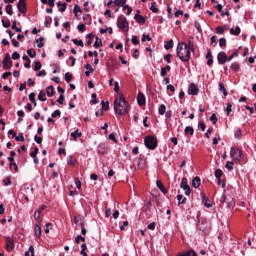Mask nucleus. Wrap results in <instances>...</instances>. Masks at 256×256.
<instances>
[{"instance_id": "obj_1", "label": "nucleus", "mask_w": 256, "mask_h": 256, "mask_svg": "<svg viewBox=\"0 0 256 256\" xmlns=\"http://www.w3.org/2000/svg\"><path fill=\"white\" fill-rule=\"evenodd\" d=\"M129 102L125 100V97L123 94L119 93L117 94L115 100H114V111L117 113V115H127L129 113Z\"/></svg>"}, {"instance_id": "obj_2", "label": "nucleus", "mask_w": 256, "mask_h": 256, "mask_svg": "<svg viewBox=\"0 0 256 256\" xmlns=\"http://www.w3.org/2000/svg\"><path fill=\"white\" fill-rule=\"evenodd\" d=\"M176 53L177 57L180 59V61H183V63H188V61L191 59V50H189V47L185 42L178 43Z\"/></svg>"}, {"instance_id": "obj_3", "label": "nucleus", "mask_w": 256, "mask_h": 256, "mask_svg": "<svg viewBox=\"0 0 256 256\" xmlns=\"http://www.w3.org/2000/svg\"><path fill=\"white\" fill-rule=\"evenodd\" d=\"M145 146L147 149H157V138L155 136L149 135L144 139Z\"/></svg>"}, {"instance_id": "obj_4", "label": "nucleus", "mask_w": 256, "mask_h": 256, "mask_svg": "<svg viewBox=\"0 0 256 256\" xmlns=\"http://www.w3.org/2000/svg\"><path fill=\"white\" fill-rule=\"evenodd\" d=\"M117 27H119L123 31H129V22H127V18H125L124 16L118 17Z\"/></svg>"}, {"instance_id": "obj_5", "label": "nucleus", "mask_w": 256, "mask_h": 256, "mask_svg": "<svg viewBox=\"0 0 256 256\" xmlns=\"http://www.w3.org/2000/svg\"><path fill=\"white\" fill-rule=\"evenodd\" d=\"M180 187L181 189H183L185 195L187 196L191 195V187L189 186V182L187 181V178H182Z\"/></svg>"}, {"instance_id": "obj_6", "label": "nucleus", "mask_w": 256, "mask_h": 256, "mask_svg": "<svg viewBox=\"0 0 256 256\" xmlns=\"http://www.w3.org/2000/svg\"><path fill=\"white\" fill-rule=\"evenodd\" d=\"M220 205L222 207H225V205H226V207H233L234 202H233L232 198H227V196L222 195L220 198Z\"/></svg>"}, {"instance_id": "obj_7", "label": "nucleus", "mask_w": 256, "mask_h": 256, "mask_svg": "<svg viewBox=\"0 0 256 256\" xmlns=\"http://www.w3.org/2000/svg\"><path fill=\"white\" fill-rule=\"evenodd\" d=\"M230 156L233 161H241V150H239L238 148H231Z\"/></svg>"}, {"instance_id": "obj_8", "label": "nucleus", "mask_w": 256, "mask_h": 256, "mask_svg": "<svg viewBox=\"0 0 256 256\" xmlns=\"http://www.w3.org/2000/svg\"><path fill=\"white\" fill-rule=\"evenodd\" d=\"M3 69H11L13 67V61H11V55L6 54L2 61Z\"/></svg>"}, {"instance_id": "obj_9", "label": "nucleus", "mask_w": 256, "mask_h": 256, "mask_svg": "<svg viewBox=\"0 0 256 256\" xmlns=\"http://www.w3.org/2000/svg\"><path fill=\"white\" fill-rule=\"evenodd\" d=\"M17 9H18L19 13H23V15H25V13H27V3L25 2V0L18 1Z\"/></svg>"}, {"instance_id": "obj_10", "label": "nucleus", "mask_w": 256, "mask_h": 256, "mask_svg": "<svg viewBox=\"0 0 256 256\" xmlns=\"http://www.w3.org/2000/svg\"><path fill=\"white\" fill-rule=\"evenodd\" d=\"M74 223H75V225H78L79 227H85V217H83L82 215L75 216Z\"/></svg>"}, {"instance_id": "obj_11", "label": "nucleus", "mask_w": 256, "mask_h": 256, "mask_svg": "<svg viewBox=\"0 0 256 256\" xmlns=\"http://www.w3.org/2000/svg\"><path fill=\"white\" fill-rule=\"evenodd\" d=\"M15 249V241H13V238L6 237V250L7 251H13Z\"/></svg>"}, {"instance_id": "obj_12", "label": "nucleus", "mask_w": 256, "mask_h": 256, "mask_svg": "<svg viewBox=\"0 0 256 256\" xmlns=\"http://www.w3.org/2000/svg\"><path fill=\"white\" fill-rule=\"evenodd\" d=\"M218 59V63H220V65H223L225 63H227V61H229V58L227 57V54L225 52H220L217 56Z\"/></svg>"}, {"instance_id": "obj_13", "label": "nucleus", "mask_w": 256, "mask_h": 256, "mask_svg": "<svg viewBox=\"0 0 256 256\" xmlns=\"http://www.w3.org/2000/svg\"><path fill=\"white\" fill-rule=\"evenodd\" d=\"M199 93V87L195 85V83H191L188 88V94L189 95H197Z\"/></svg>"}, {"instance_id": "obj_14", "label": "nucleus", "mask_w": 256, "mask_h": 256, "mask_svg": "<svg viewBox=\"0 0 256 256\" xmlns=\"http://www.w3.org/2000/svg\"><path fill=\"white\" fill-rule=\"evenodd\" d=\"M109 151V146L107 144H99L98 146V152L101 153L102 155H105V153H108Z\"/></svg>"}, {"instance_id": "obj_15", "label": "nucleus", "mask_w": 256, "mask_h": 256, "mask_svg": "<svg viewBox=\"0 0 256 256\" xmlns=\"http://www.w3.org/2000/svg\"><path fill=\"white\" fill-rule=\"evenodd\" d=\"M192 187H194V189H199V187H201V178H199V176L193 178Z\"/></svg>"}, {"instance_id": "obj_16", "label": "nucleus", "mask_w": 256, "mask_h": 256, "mask_svg": "<svg viewBox=\"0 0 256 256\" xmlns=\"http://www.w3.org/2000/svg\"><path fill=\"white\" fill-rule=\"evenodd\" d=\"M137 101H138V105H140V107H143V105H145V95L139 92L137 96Z\"/></svg>"}, {"instance_id": "obj_17", "label": "nucleus", "mask_w": 256, "mask_h": 256, "mask_svg": "<svg viewBox=\"0 0 256 256\" xmlns=\"http://www.w3.org/2000/svg\"><path fill=\"white\" fill-rule=\"evenodd\" d=\"M156 185L158 187V189L165 195L167 194V188H165V186L163 185V182H161V180H157L156 181Z\"/></svg>"}, {"instance_id": "obj_18", "label": "nucleus", "mask_w": 256, "mask_h": 256, "mask_svg": "<svg viewBox=\"0 0 256 256\" xmlns=\"http://www.w3.org/2000/svg\"><path fill=\"white\" fill-rule=\"evenodd\" d=\"M45 209H47V206L42 205L38 210H36L34 213V219H39V217H41V211H45Z\"/></svg>"}, {"instance_id": "obj_19", "label": "nucleus", "mask_w": 256, "mask_h": 256, "mask_svg": "<svg viewBox=\"0 0 256 256\" xmlns=\"http://www.w3.org/2000/svg\"><path fill=\"white\" fill-rule=\"evenodd\" d=\"M134 19L136 23H139V25H145V17H143L142 15L136 14L134 16Z\"/></svg>"}, {"instance_id": "obj_20", "label": "nucleus", "mask_w": 256, "mask_h": 256, "mask_svg": "<svg viewBox=\"0 0 256 256\" xmlns=\"http://www.w3.org/2000/svg\"><path fill=\"white\" fill-rule=\"evenodd\" d=\"M82 136H83V133L79 132V129H77L76 131L70 134V137H72L74 141H77V139H79V137H82Z\"/></svg>"}, {"instance_id": "obj_21", "label": "nucleus", "mask_w": 256, "mask_h": 256, "mask_svg": "<svg viewBox=\"0 0 256 256\" xmlns=\"http://www.w3.org/2000/svg\"><path fill=\"white\" fill-rule=\"evenodd\" d=\"M46 94L48 97H53V95H55V88H53V86H48L46 88Z\"/></svg>"}, {"instance_id": "obj_22", "label": "nucleus", "mask_w": 256, "mask_h": 256, "mask_svg": "<svg viewBox=\"0 0 256 256\" xmlns=\"http://www.w3.org/2000/svg\"><path fill=\"white\" fill-rule=\"evenodd\" d=\"M167 71H171V66L167 65L166 67L161 68V72H160L161 77H166Z\"/></svg>"}, {"instance_id": "obj_23", "label": "nucleus", "mask_w": 256, "mask_h": 256, "mask_svg": "<svg viewBox=\"0 0 256 256\" xmlns=\"http://www.w3.org/2000/svg\"><path fill=\"white\" fill-rule=\"evenodd\" d=\"M95 42H94V47L95 49H99V47L103 46V41L101 40V38H98L97 36L95 37Z\"/></svg>"}, {"instance_id": "obj_24", "label": "nucleus", "mask_w": 256, "mask_h": 256, "mask_svg": "<svg viewBox=\"0 0 256 256\" xmlns=\"http://www.w3.org/2000/svg\"><path fill=\"white\" fill-rule=\"evenodd\" d=\"M219 91L223 93L224 97H227L228 93L224 83H219Z\"/></svg>"}, {"instance_id": "obj_25", "label": "nucleus", "mask_w": 256, "mask_h": 256, "mask_svg": "<svg viewBox=\"0 0 256 256\" xmlns=\"http://www.w3.org/2000/svg\"><path fill=\"white\" fill-rule=\"evenodd\" d=\"M178 205H185V202L187 201V198H183V195L178 194L177 195Z\"/></svg>"}, {"instance_id": "obj_26", "label": "nucleus", "mask_w": 256, "mask_h": 256, "mask_svg": "<svg viewBox=\"0 0 256 256\" xmlns=\"http://www.w3.org/2000/svg\"><path fill=\"white\" fill-rule=\"evenodd\" d=\"M178 256H197V253H195L193 250H189L179 254Z\"/></svg>"}, {"instance_id": "obj_27", "label": "nucleus", "mask_w": 256, "mask_h": 256, "mask_svg": "<svg viewBox=\"0 0 256 256\" xmlns=\"http://www.w3.org/2000/svg\"><path fill=\"white\" fill-rule=\"evenodd\" d=\"M185 135H193L195 133V130L191 126H187L184 130Z\"/></svg>"}, {"instance_id": "obj_28", "label": "nucleus", "mask_w": 256, "mask_h": 256, "mask_svg": "<svg viewBox=\"0 0 256 256\" xmlns=\"http://www.w3.org/2000/svg\"><path fill=\"white\" fill-rule=\"evenodd\" d=\"M80 255H82V256H89V255H87V244H81Z\"/></svg>"}, {"instance_id": "obj_29", "label": "nucleus", "mask_w": 256, "mask_h": 256, "mask_svg": "<svg viewBox=\"0 0 256 256\" xmlns=\"http://www.w3.org/2000/svg\"><path fill=\"white\" fill-rule=\"evenodd\" d=\"M230 34L231 35H240L241 34V28L237 26L235 29H230Z\"/></svg>"}, {"instance_id": "obj_30", "label": "nucleus", "mask_w": 256, "mask_h": 256, "mask_svg": "<svg viewBox=\"0 0 256 256\" xmlns=\"http://www.w3.org/2000/svg\"><path fill=\"white\" fill-rule=\"evenodd\" d=\"M114 3L118 7H125L127 5V0H115Z\"/></svg>"}, {"instance_id": "obj_31", "label": "nucleus", "mask_w": 256, "mask_h": 256, "mask_svg": "<svg viewBox=\"0 0 256 256\" xmlns=\"http://www.w3.org/2000/svg\"><path fill=\"white\" fill-rule=\"evenodd\" d=\"M187 47L190 51L194 52L195 51V44L193 43V40L192 39H189L188 40V44H187Z\"/></svg>"}, {"instance_id": "obj_32", "label": "nucleus", "mask_w": 256, "mask_h": 256, "mask_svg": "<svg viewBox=\"0 0 256 256\" xmlns=\"http://www.w3.org/2000/svg\"><path fill=\"white\" fill-rule=\"evenodd\" d=\"M27 55H29V57H31V59H35V57H37V52H35V50H33V49H28Z\"/></svg>"}, {"instance_id": "obj_33", "label": "nucleus", "mask_w": 256, "mask_h": 256, "mask_svg": "<svg viewBox=\"0 0 256 256\" xmlns=\"http://www.w3.org/2000/svg\"><path fill=\"white\" fill-rule=\"evenodd\" d=\"M11 28H12L14 31H16V33H21V28L17 27V20H14V21L12 22Z\"/></svg>"}, {"instance_id": "obj_34", "label": "nucleus", "mask_w": 256, "mask_h": 256, "mask_svg": "<svg viewBox=\"0 0 256 256\" xmlns=\"http://www.w3.org/2000/svg\"><path fill=\"white\" fill-rule=\"evenodd\" d=\"M231 69H232V71H239V69H241V66L239 65V62H233L231 64Z\"/></svg>"}, {"instance_id": "obj_35", "label": "nucleus", "mask_w": 256, "mask_h": 256, "mask_svg": "<svg viewBox=\"0 0 256 256\" xmlns=\"http://www.w3.org/2000/svg\"><path fill=\"white\" fill-rule=\"evenodd\" d=\"M45 41V38H43V37H40V38H38L37 40H36V43H37V47L39 48V49H41V48H43V42Z\"/></svg>"}, {"instance_id": "obj_36", "label": "nucleus", "mask_w": 256, "mask_h": 256, "mask_svg": "<svg viewBox=\"0 0 256 256\" xmlns=\"http://www.w3.org/2000/svg\"><path fill=\"white\" fill-rule=\"evenodd\" d=\"M57 7H60V11L63 13L67 9V3L58 2Z\"/></svg>"}, {"instance_id": "obj_37", "label": "nucleus", "mask_w": 256, "mask_h": 256, "mask_svg": "<svg viewBox=\"0 0 256 256\" xmlns=\"http://www.w3.org/2000/svg\"><path fill=\"white\" fill-rule=\"evenodd\" d=\"M157 3L152 2L151 6H150V11H152V13H159V9L156 7Z\"/></svg>"}, {"instance_id": "obj_38", "label": "nucleus", "mask_w": 256, "mask_h": 256, "mask_svg": "<svg viewBox=\"0 0 256 256\" xmlns=\"http://www.w3.org/2000/svg\"><path fill=\"white\" fill-rule=\"evenodd\" d=\"M38 99H39V101H47V97L45 95V92L40 91L39 94H38Z\"/></svg>"}, {"instance_id": "obj_39", "label": "nucleus", "mask_w": 256, "mask_h": 256, "mask_svg": "<svg viewBox=\"0 0 256 256\" xmlns=\"http://www.w3.org/2000/svg\"><path fill=\"white\" fill-rule=\"evenodd\" d=\"M29 253H31V256H35V248L33 246H30L28 251L25 252V256H29Z\"/></svg>"}, {"instance_id": "obj_40", "label": "nucleus", "mask_w": 256, "mask_h": 256, "mask_svg": "<svg viewBox=\"0 0 256 256\" xmlns=\"http://www.w3.org/2000/svg\"><path fill=\"white\" fill-rule=\"evenodd\" d=\"M166 109L165 104H161L158 109L159 115H165Z\"/></svg>"}, {"instance_id": "obj_41", "label": "nucleus", "mask_w": 256, "mask_h": 256, "mask_svg": "<svg viewBox=\"0 0 256 256\" xmlns=\"http://www.w3.org/2000/svg\"><path fill=\"white\" fill-rule=\"evenodd\" d=\"M215 33H217V35H223V33H225V28L218 26L216 27Z\"/></svg>"}, {"instance_id": "obj_42", "label": "nucleus", "mask_w": 256, "mask_h": 256, "mask_svg": "<svg viewBox=\"0 0 256 256\" xmlns=\"http://www.w3.org/2000/svg\"><path fill=\"white\" fill-rule=\"evenodd\" d=\"M72 43H74V45H78L79 47H85V44H83V40L73 39Z\"/></svg>"}, {"instance_id": "obj_43", "label": "nucleus", "mask_w": 256, "mask_h": 256, "mask_svg": "<svg viewBox=\"0 0 256 256\" xmlns=\"http://www.w3.org/2000/svg\"><path fill=\"white\" fill-rule=\"evenodd\" d=\"M216 179H221L223 177V171L221 169H217L214 173Z\"/></svg>"}, {"instance_id": "obj_44", "label": "nucleus", "mask_w": 256, "mask_h": 256, "mask_svg": "<svg viewBox=\"0 0 256 256\" xmlns=\"http://www.w3.org/2000/svg\"><path fill=\"white\" fill-rule=\"evenodd\" d=\"M205 225H207L206 222H200V223H198V229H199L200 231H203V232L205 233V231H207V230L205 229Z\"/></svg>"}, {"instance_id": "obj_45", "label": "nucleus", "mask_w": 256, "mask_h": 256, "mask_svg": "<svg viewBox=\"0 0 256 256\" xmlns=\"http://www.w3.org/2000/svg\"><path fill=\"white\" fill-rule=\"evenodd\" d=\"M6 13L8 15H13V6L11 4L6 5Z\"/></svg>"}, {"instance_id": "obj_46", "label": "nucleus", "mask_w": 256, "mask_h": 256, "mask_svg": "<svg viewBox=\"0 0 256 256\" xmlns=\"http://www.w3.org/2000/svg\"><path fill=\"white\" fill-rule=\"evenodd\" d=\"M35 235L36 237H41V226L38 224L35 226Z\"/></svg>"}, {"instance_id": "obj_47", "label": "nucleus", "mask_w": 256, "mask_h": 256, "mask_svg": "<svg viewBox=\"0 0 256 256\" xmlns=\"http://www.w3.org/2000/svg\"><path fill=\"white\" fill-rule=\"evenodd\" d=\"M234 57H239V51L234 50L233 54L228 57V61H232Z\"/></svg>"}, {"instance_id": "obj_48", "label": "nucleus", "mask_w": 256, "mask_h": 256, "mask_svg": "<svg viewBox=\"0 0 256 256\" xmlns=\"http://www.w3.org/2000/svg\"><path fill=\"white\" fill-rule=\"evenodd\" d=\"M165 49H173V40H169L166 42V44L164 45Z\"/></svg>"}, {"instance_id": "obj_49", "label": "nucleus", "mask_w": 256, "mask_h": 256, "mask_svg": "<svg viewBox=\"0 0 256 256\" xmlns=\"http://www.w3.org/2000/svg\"><path fill=\"white\" fill-rule=\"evenodd\" d=\"M233 162L231 161H227L225 164L226 169H228V171H233Z\"/></svg>"}, {"instance_id": "obj_50", "label": "nucleus", "mask_w": 256, "mask_h": 256, "mask_svg": "<svg viewBox=\"0 0 256 256\" xmlns=\"http://www.w3.org/2000/svg\"><path fill=\"white\" fill-rule=\"evenodd\" d=\"M73 13L77 17V13H82L81 7H79V5H75L73 9Z\"/></svg>"}, {"instance_id": "obj_51", "label": "nucleus", "mask_w": 256, "mask_h": 256, "mask_svg": "<svg viewBox=\"0 0 256 256\" xmlns=\"http://www.w3.org/2000/svg\"><path fill=\"white\" fill-rule=\"evenodd\" d=\"M93 37H95V35H93V33H90L87 35V45H91L93 43Z\"/></svg>"}, {"instance_id": "obj_52", "label": "nucleus", "mask_w": 256, "mask_h": 256, "mask_svg": "<svg viewBox=\"0 0 256 256\" xmlns=\"http://www.w3.org/2000/svg\"><path fill=\"white\" fill-rule=\"evenodd\" d=\"M15 140L23 143V141H25V137L23 136V133H19L18 136L15 137Z\"/></svg>"}, {"instance_id": "obj_53", "label": "nucleus", "mask_w": 256, "mask_h": 256, "mask_svg": "<svg viewBox=\"0 0 256 256\" xmlns=\"http://www.w3.org/2000/svg\"><path fill=\"white\" fill-rule=\"evenodd\" d=\"M101 105L104 111H109V102L102 101Z\"/></svg>"}, {"instance_id": "obj_54", "label": "nucleus", "mask_w": 256, "mask_h": 256, "mask_svg": "<svg viewBox=\"0 0 256 256\" xmlns=\"http://www.w3.org/2000/svg\"><path fill=\"white\" fill-rule=\"evenodd\" d=\"M52 119H55V117H61V111L60 110H55L52 114H51Z\"/></svg>"}, {"instance_id": "obj_55", "label": "nucleus", "mask_w": 256, "mask_h": 256, "mask_svg": "<svg viewBox=\"0 0 256 256\" xmlns=\"http://www.w3.org/2000/svg\"><path fill=\"white\" fill-rule=\"evenodd\" d=\"M81 241H82L83 243H85V237H83V236H81V235H78V236L75 238V242H76L77 244H79Z\"/></svg>"}, {"instance_id": "obj_56", "label": "nucleus", "mask_w": 256, "mask_h": 256, "mask_svg": "<svg viewBox=\"0 0 256 256\" xmlns=\"http://www.w3.org/2000/svg\"><path fill=\"white\" fill-rule=\"evenodd\" d=\"M123 9H127L126 15H131V13H133V8H131L129 5H126L123 7Z\"/></svg>"}, {"instance_id": "obj_57", "label": "nucleus", "mask_w": 256, "mask_h": 256, "mask_svg": "<svg viewBox=\"0 0 256 256\" xmlns=\"http://www.w3.org/2000/svg\"><path fill=\"white\" fill-rule=\"evenodd\" d=\"M141 41H142V43H145V41H151V36H149L147 34H143Z\"/></svg>"}, {"instance_id": "obj_58", "label": "nucleus", "mask_w": 256, "mask_h": 256, "mask_svg": "<svg viewBox=\"0 0 256 256\" xmlns=\"http://www.w3.org/2000/svg\"><path fill=\"white\" fill-rule=\"evenodd\" d=\"M2 25L5 29L11 27V22L9 20H2Z\"/></svg>"}, {"instance_id": "obj_59", "label": "nucleus", "mask_w": 256, "mask_h": 256, "mask_svg": "<svg viewBox=\"0 0 256 256\" xmlns=\"http://www.w3.org/2000/svg\"><path fill=\"white\" fill-rule=\"evenodd\" d=\"M217 115L215 114H212L211 117H210V121H212V124L213 125H217Z\"/></svg>"}, {"instance_id": "obj_60", "label": "nucleus", "mask_w": 256, "mask_h": 256, "mask_svg": "<svg viewBox=\"0 0 256 256\" xmlns=\"http://www.w3.org/2000/svg\"><path fill=\"white\" fill-rule=\"evenodd\" d=\"M77 29H78V31H80V33H84L86 26H85V24H79L77 26Z\"/></svg>"}, {"instance_id": "obj_61", "label": "nucleus", "mask_w": 256, "mask_h": 256, "mask_svg": "<svg viewBox=\"0 0 256 256\" xmlns=\"http://www.w3.org/2000/svg\"><path fill=\"white\" fill-rule=\"evenodd\" d=\"M219 45L220 47H225V45H227V40L225 38H220Z\"/></svg>"}, {"instance_id": "obj_62", "label": "nucleus", "mask_w": 256, "mask_h": 256, "mask_svg": "<svg viewBox=\"0 0 256 256\" xmlns=\"http://www.w3.org/2000/svg\"><path fill=\"white\" fill-rule=\"evenodd\" d=\"M67 163L68 165H75V160H73V156L67 157Z\"/></svg>"}, {"instance_id": "obj_63", "label": "nucleus", "mask_w": 256, "mask_h": 256, "mask_svg": "<svg viewBox=\"0 0 256 256\" xmlns=\"http://www.w3.org/2000/svg\"><path fill=\"white\" fill-rule=\"evenodd\" d=\"M173 56L171 55V54H166L165 56H164V60L167 62V63H171V58H172Z\"/></svg>"}, {"instance_id": "obj_64", "label": "nucleus", "mask_w": 256, "mask_h": 256, "mask_svg": "<svg viewBox=\"0 0 256 256\" xmlns=\"http://www.w3.org/2000/svg\"><path fill=\"white\" fill-rule=\"evenodd\" d=\"M41 69V63L39 61L35 62L34 71H39Z\"/></svg>"}]
</instances>
